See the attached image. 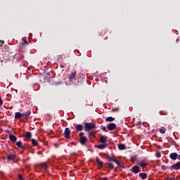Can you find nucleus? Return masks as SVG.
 <instances>
[{"label": "nucleus", "mask_w": 180, "mask_h": 180, "mask_svg": "<svg viewBox=\"0 0 180 180\" xmlns=\"http://www.w3.org/2000/svg\"><path fill=\"white\" fill-rule=\"evenodd\" d=\"M25 139H27V140H30L32 139V132L27 131L24 136Z\"/></svg>", "instance_id": "obj_16"}, {"label": "nucleus", "mask_w": 180, "mask_h": 180, "mask_svg": "<svg viewBox=\"0 0 180 180\" xmlns=\"http://www.w3.org/2000/svg\"><path fill=\"white\" fill-rule=\"evenodd\" d=\"M88 139L86 136H81L80 137V143L82 144V146H84V144L86 143Z\"/></svg>", "instance_id": "obj_7"}, {"label": "nucleus", "mask_w": 180, "mask_h": 180, "mask_svg": "<svg viewBox=\"0 0 180 180\" xmlns=\"http://www.w3.org/2000/svg\"><path fill=\"white\" fill-rule=\"evenodd\" d=\"M71 134V131L70 130V128H65V132L63 134V136L65 139H70Z\"/></svg>", "instance_id": "obj_4"}, {"label": "nucleus", "mask_w": 180, "mask_h": 180, "mask_svg": "<svg viewBox=\"0 0 180 180\" xmlns=\"http://www.w3.org/2000/svg\"><path fill=\"white\" fill-rule=\"evenodd\" d=\"M4 43H5L4 41H0V46H2V44H4Z\"/></svg>", "instance_id": "obj_39"}, {"label": "nucleus", "mask_w": 180, "mask_h": 180, "mask_svg": "<svg viewBox=\"0 0 180 180\" xmlns=\"http://www.w3.org/2000/svg\"><path fill=\"white\" fill-rule=\"evenodd\" d=\"M115 164H117L118 167H120L121 168L124 169V162H123V161L117 160L115 161Z\"/></svg>", "instance_id": "obj_15"}, {"label": "nucleus", "mask_w": 180, "mask_h": 180, "mask_svg": "<svg viewBox=\"0 0 180 180\" xmlns=\"http://www.w3.org/2000/svg\"><path fill=\"white\" fill-rule=\"evenodd\" d=\"M25 44H29V43L27 41L22 43V46H25Z\"/></svg>", "instance_id": "obj_37"}, {"label": "nucleus", "mask_w": 180, "mask_h": 180, "mask_svg": "<svg viewBox=\"0 0 180 180\" xmlns=\"http://www.w3.org/2000/svg\"><path fill=\"white\" fill-rule=\"evenodd\" d=\"M39 166L44 168V169H47V163L46 162L40 163Z\"/></svg>", "instance_id": "obj_28"}, {"label": "nucleus", "mask_w": 180, "mask_h": 180, "mask_svg": "<svg viewBox=\"0 0 180 180\" xmlns=\"http://www.w3.org/2000/svg\"><path fill=\"white\" fill-rule=\"evenodd\" d=\"M9 140H11L12 141V143H16V141L18 140V138L13 134H10L9 135Z\"/></svg>", "instance_id": "obj_11"}, {"label": "nucleus", "mask_w": 180, "mask_h": 180, "mask_svg": "<svg viewBox=\"0 0 180 180\" xmlns=\"http://www.w3.org/2000/svg\"><path fill=\"white\" fill-rule=\"evenodd\" d=\"M15 158H16V155L14 154H9L7 156L8 161H13V160H15Z\"/></svg>", "instance_id": "obj_12"}, {"label": "nucleus", "mask_w": 180, "mask_h": 180, "mask_svg": "<svg viewBox=\"0 0 180 180\" xmlns=\"http://www.w3.org/2000/svg\"><path fill=\"white\" fill-rule=\"evenodd\" d=\"M84 134H85V133H84V132H79V137H84Z\"/></svg>", "instance_id": "obj_35"}, {"label": "nucleus", "mask_w": 180, "mask_h": 180, "mask_svg": "<svg viewBox=\"0 0 180 180\" xmlns=\"http://www.w3.org/2000/svg\"><path fill=\"white\" fill-rule=\"evenodd\" d=\"M155 157H156L157 158H161V152L158 151V152L155 153Z\"/></svg>", "instance_id": "obj_32"}, {"label": "nucleus", "mask_w": 180, "mask_h": 180, "mask_svg": "<svg viewBox=\"0 0 180 180\" xmlns=\"http://www.w3.org/2000/svg\"><path fill=\"white\" fill-rule=\"evenodd\" d=\"M112 112H119V108L112 109Z\"/></svg>", "instance_id": "obj_38"}, {"label": "nucleus", "mask_w": 180, "mask_h": 180, "mask_svg": "<svg viewBox=\"0 0 180 180\" xmlns=\"http://www.w3.org/2000/svg\"><path fill=\"white\" fill-rule=\"evenodd\" d=\"M170 169H174V171H178L180 169V162H177L176 163L172 165L170 167Z\"/></svg>", "instance_id": "obj_2"}, {"label": "nucleus", "mask_w": 180, "mask_h": 180, "mask_svg": "<svg viewBox=\"0 0 180 180\" xmlns=\"http://www.w3.org/2000/svg\"><path fill=\"white\" fill-rule=\"evenodd\" d=\"M94 129H96V125H95V124L91 122H86L84 124L85 131H91V130H94Z\"/></svg>", "instance_id": "obj_1"}, {"label": "nucleus", "mask_w": 180, "mask_h": 180, "mask_svg": "<svg viewBox=\"0 0 180 180\" xmlns=\"http://www.w3.org/2000/svg\"><path fill=\"white\" fill-rule=\"evenodd\" d=\"M118 148L119 150H126V145L123 144V143H120L118 145Z\"/></svg>", "instance_id": "obj_23"}, {"label": "nucleus", "mask_w": 180, "mask_h": 180, "mask_svg": "<svg viewBox=\"0 0 180 180\" xmlns=\"http://www.w3.org/2000/svg\"><path fill=\"white\" fill-rule=\"evenodd\" d=\"M101 180H108V178L105 177L103 179H101Z\"/></svg>", "instance_id": "obj_41"}, {"label": "nucleus", "mask_w": 180, "mask_h": 180, "mask_svg": "<svg viewBox=\"0 0 180 180\" xmlns=\"http://www.w3.org/2000/svg\"><path fill=\"white\" fill-rule=\"evenodd\" d=\"M131 171L133 174H139V172H141V169L140 168V167L135 165L132 167Z\"/></svg>", "instance_id": "obj_3"}, {"label": "nucleus", "mask_w": 180, "mask_h": 180, "mask_svg": "<svg viewBox=\"0 0 180 180\" xmlns=\"http://www.w3.org/2000/svg\"><path fill=\"white\" fill-rule=\"evenodd\" d=\"M169 158H171V160H172L173 161H175V160H177L178 158V153H172L169 155Z\"/></svg>", "instance_id": "obj_8"}, {"label": "nucleus", "mask_w": 180, "mask_h": 180, "mask_svg": "<svg viewBox=\"0 0 180 180\" xmlns=\"http://www.w3.org/2000/svg\"><path fill=\"white\" fill-rule=\"evenodd\" d=\"M108 147V144L106 143H101L97 146V148H99L100 150H103V148H106Z\"/></svg>", "instance_id": "obj_18"}, {"label": "nucleus", "mask_w": 180, "mask_h": 180, "mask_svg": "<svg viewBox=\"0 0 180 180\" xmlns=\"http://www.w3.org/2000/svg\"><path fill=\"white\" fill-rule=\"evenodd\" d=\"M139 178L141 179H147V174L146 173H140Z\"/></svg>", "instance_id": "obj_22"}, {"label": "nucleus", "mask_w": 180, "mask_h": 180, "mask_svg": "<svg viewBox=\"0 0 180 180\" xmlns=\"http://www.w3.org/2000/svg\"><path fill=\"white\" fill-rule=\"evenodd\" d=\"M105 122H115V117H108L105 118Z\"/></svg>", "instance_id": "obj_27"}, {"label": "nucleus", "mask_w": 180, "mask_h": 180, "mask_svg": "<svg viewBox=\"0 0 180 180\" xmlns=\"http://www.w3.org/2000/svg\"><path fill=\"white\" fill-rule=\"evenodd\" d=\"M70 81H76L77 79V72L72 73L69 77Z\"/></svg>", "instance_id": "obj_6"}, {"label": "nucleus", "mask_w": 180, "mask_h": 180, "mask_svg": "<svg viewBox=\"0 0 180 180\" xmlns=\"http://www.w3.org/2000/svg\"><path fill=\"white\" fill-rule=\"evenodd\" d=\"M167 180H172V179H167Z\"/></svg>", "instance_id": "obj_45"}, {"label": "nucleus", "mask_w": 180, "mask_h": 180, "mask_svg": "<svg viewBox=\"0 0 180 180\" xmlns=\"http://www.w3.org/2000/svg\"><path fill=\"white\" fill-rule=\"evenodd\" d=\"M53 85H58V83H54Z\"/></svg>", "instance_id": "obj_42"}, {"label": "nucleus", "mask_w": 180, "mask_h": 180, "mask_svg": "<svg viewBox=\"0 0 180 180\" xmlns=\"http://www.w3.org/2000/svg\"><path fill=\"white\" fill-rule=\"evenodd\" d=\"M77 131H82L84 130V126L81 124H77L75 126Z\"/></svg>", "instance_id": "obj_10"}, {"label": "nucleus", "mask_w": 180, "mask_h": 180, "mask_svg": "<svg viewBox=\"0 0 180 180\" xmlns=\"http://www.w3.org/2000/svg\"><path fill=\"white\" fill-rule=\"evenodd\" d=\"M55 146H56V147H58V145H56V144H55Z\"/></svg>", "instance_id": "obj_43"}, {"label": "nucleus", "mask_w": 180, "mask_h": 180, "mask_svg": "<svg viewBox=\"0 0 180 180\" xmlns=\"http://www.w3.org/2000/svg\"><path fill=\"white\" fill-rule=\"evenodd\" d=\"M131 162H136V161H137V156L131 157Z\"/></svg>", "instance_id": "obj_30"}, {"label": "nucleus", "mask_w": 180, "mask_h": 180, "mask_svg": "<svg viewBox=\"0 0 180 180\" xmlns=\"http://www.w3.org/2000/svg\"><path fill=\"white\" fill-rule=\"evenodd\" d=\"M16 146L22 150H26V146L22 145V141L16 142Z\"/></svg>", "instance_id": "obj_14"}, {"label": "nucleus", "mask_w": 180, "mask_h": 180, "mask_svg": "<svg viewBox=\"0 0 180 180\" xmlns=\"http://www.w3.org/2000/svg\"><path fill=\"white\" fill-rule=\"evenodd\" d=\"M161 169H162V171H167V169H169V167L166 165H161Z\"/></svg>", "instance_id": "obj_31"}, {"label": "nucleus", "mask_w": 180, "mask_h": 180, "mask_svg": "<svg viewBox=\"0 0 180 180\" xmlns=\"http://www.w3.org/2000/svg\"><path fill=\"white\" fill-rule=\"evenodd\" d=\"M4 105V101H2V97L0 96V106H2Z\"/></svg>", "instance_id": "obj_36"}, {"label": "nucleus", "mask_w": 180, "mask_h": 180, "mask_svg": "<svg viewBox=\"0 0 180 180\" xmlns=\"http://www.w3.org/2000/svg\"><path fill=\"white\" fill-rule=\"evenodd\" d=\"M107 129H108L110 131L115 130V129H116V124H115V123H109L107 125Z\"/></svg>", "instance_id": "obj_5"}, {"label": "nucleus", "mask_w": 180, "mask_h": 180, "mask_svg": "<svg viewBox=\"0 0 180 180\" xmlns=\"http://www.w3.org/2000/svg\"><path fill=\"white\" fill-rule=\"evenodd\" d=\"M21 117H23V114L20 112H15V119H20Z\"/></svg>", "instance_id": "obj_20"}, {"label": "nucleus", "mask_w": 180, "mask_h": 180, "mask_svg": "<svg viewBox=\"0 0 180 180\" xmlns=\"http://www.w3.org/2000/svg\"><path fill=\"white\" fill-rule=\"evenodd\" d=\"M101 129H102V130H103V131H106V127H105V126H103V125H101Z\"/></svg>", "instance_id": "obj_34"}, {"label": "nucleus", "mask_w": 180, "mask_h": 180, "mask_svg": "<svg viewBox=\"0 0 180 180\" xmlns=\"http://www.w3.org/2000/svg\"><path fill=\"white\" fill-rule=\"evenodd\" d=\"M105 165H108V167H106V168H108L109 169H113V168H115V165H113V163H112V162L105 163Z\"/></svg>", "instance_id": "obj_19"}, {"label": "nucleus", "mask_w": 180, "mask_h": 180, "mask_svg": "<svg viewBox=\"0 0 180 180\" xmlns=\"http://www.w3.org/2000/svg\"><path fill=\"white\" fill-rule=\"evenodd\" d=\"M160 133H161V134H165V132L167 131V129H165V127H162L160 129H159Z\"/></svg>", "instance_id": "obj_24"}, {"label": "nucleus", "mask_w": 180, "mask_h": 180, "mask_svg": "<svg viewBox=\"0 0 180 180\" xmlns=\"http://www.w3.org/2000/svg\"><path fill=\"white\" fill-rule=\"evenodd\" d=\"M31 143L32 146H34L35 147H37V146H39V143H37V140L36 139H32Z\"/></svg>", "instance_id": "obj_26"}, {"label": "nucleus", "mask_w": 180, "mask_h": 180, "mask_svg": "<svg viewBox=\"0 0 180 180\" xmlns=\"http://www.w3.org/2000/svg\"><path fill=\"white\" fill-rule=\"evenodd\" d=\"M179 41V39H176V41Z\"/></svg>", "instance_id": "obj_44"}, {"label": "nucleus", "mask_w": 180, "mask_h": 180, "mask_svg": "<svg viewBox=\"0 0 180 180\" xmlns=\"http://www.w3.org/2000/svg\"><path fill=\"white\" fill-rule=\"evenodd\" d=\"M31 114H32V112H30V110H28L27 112H22V117H28V116H30Z\"/></svg>", "instance_id": "obj_21"}, {"label": "nucleus", "mask_w": 180, "mask_h": 180, "mask_svg": "<svg viewBox=\"0 0 180 180\" xmlns=\"http://www.w3.org/2000/svg\"><path fill=\"white\" fill-rule=\"evenodd\" d=\"M107 158H108V161H110V162H116V161H117L115 156L108 155Z\"/></svg>", "instance_id": "obj_17"}, {"label": "nucleus", "mask_w": 180, "mask_h": 180, "mask_svg": "<svg viewBox=\"0 0 180 180\" xmlns=\"http://www.w3.org/2000/svg\"><path fill=\"white\" fill-rule=\"evenodd\" d=\"M148 165V163L144 162V161H141L139 164V166L141 167V168H146Z\"/></svg>", "instance_id": "obj_25"}, {"label": "nucleus", "mask_w": 180, "mask_h": 180, "mask_svg": "<svg viewBox=\"0 0 180 180\" xmlns=\"http://www.w3.org/2000/svg\"><path fill=\"white\" fill-rule=\"evenodd\" d=\"M18 178L19 180H25V179L23 178V176H22V174H18Z\"/></svg>", "instance_id": "obj_33"}, {"label": "nucleus", "mask_w": 180, "mask_h": 180, "mask_svg": "<svg viewBox=\"0 0 180 180\" xmlns=\"http://www.w3.org/2000/svg\"><path fill=\"white\" fill-rule=\"evenodd\" d=\"M177 160H180V155H178V154H177Z\"/></svg>", "instance_id": "obj_40"}, {"label": "nucleus", "mask_w": 180, "mask_h": 180, "mask_svg": "<svg viewBox=\"0 0 180 180\" xmlns=\"http://www.w3.org/2000/svg\"><path fill=\"white\" fill-rule=\"evenodd\" d=\"M100 143L106 144V143H108V136H101V137L100 138Z\"/></svg>", "instance_id": "obj_9"}, {"label": "nucleus", "mask_w": 180, "mask_h": 180, "mask_svg": "<svg viewBox=\"0 0 180 180\" xmlns=\"http://www.w3.org/2000/svg\"><path fill=\"white\" fill-rule=\"evenodd\" d=\"M89 133V136H91V137H95V136H96V133L92 131H88Z\"/></svg>", "instance_id": "obj_29"}, {"label": "nucleus", "mask_w": 180, "mask_h": 180, "mask_svg": "<svg viewBox=\"0 0 180 180\" xmlns=\"http://www.w3.org/2000/svg\"><path fill=\"white\" fill-rule=\"evenodd\" d=\"M96 161L98 165V168H103V162L101 160V159L96 158Z\"/></svg>", "instance_id": "obj_13"}]
</instances>
